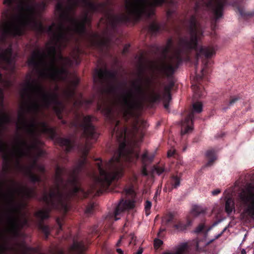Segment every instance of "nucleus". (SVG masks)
Masks as SVG:
<instances>
[{"instance_id":"f704fd0d","label":"nucleus","mask_w":254,"mask_h":254,"mask_svg":"<svg viewBox=\"0 0 254 254\" xmlns=\"http://www.w3.org/2000/svg\"><path fill=\"white\" fill-rule=\"evenodd\" d=\"M221 190L220 189H216L212 191V194L213 195H216L220 192Z\"/></svg>"},{"instance_id":"ddd939ff","label":"nucleus","mask_w":254,"mask_h":254,"mask_svg":"<svg viewBox=\"0 0 254 254\" xmlns=\"http://www.w3.org/2000/svg\"><path fill=\"white\" fill-rule=\"evenodd\" d=\"M85 249L86 247L82 242L74 241L69 250V254H78L82 253Z\"/></svg>"},{"instance_id":"72a5a7b5","label":"nucleus","mask_w":254,"mask_h":254,"mask_svg":"<svg viewBox=\"0 0 254 254\" xmlns=\"http://www.w3.org/2000/svg\"><path fill=\"white\" fill-rule=\"evenodd\" d=\"M147 165H143V167H142V169L141 170V173L144 176H147V171H146V166Z\"/></svg>"},{"instance_id":"b1692460","label":"nucleus","mask_w":254,"mask_h":254,"mask_svg":"<svg viewBox=\"0 0 254 254\" xmlns=\"http://www.w3.org/2000/svg\"><path fill=\"white\" fill-rule=\"evenodd\" d=\"M159 25L156 22H152L149 27V30L152 32H156L159 30Z\"/></svg>"},{"instance_id":"473e14b6","label":"nucleus","mask_w":254,"mask_h":254,"mask_svg":"<svg viewBox=\"0 0 254 254\" xmlns=\"http://www.w3.org/2000/svg\"><path fill=\"white\" fill-rule=\"evenodd\" d=\"M175 152V150L174 148H172L169 149L167 152V156L168 157H171L173 156V155L174 154Z\"/></svg>"},{"instance_id":"a211bd4d","label":"nucleus","mask_w":254,"mask_h":254,"mask_svg":"<svg viewBox=\"0 0 254 254\" xmlns=\"http://www.w3.org/2000/svg\"><path fill=\"white\" fill-rule=\"evenodd\" d=\"M235 209L234 200L231 198H227L225 202V210L228 214H230Z\"/></svg>"},{"instance_id":"aec40b11","label":"nucleus","mask_w":254,"mask_h":254,"mask_svg":"<svg viewBox=\"0 0 254 254\" xmlns=\"http://www.w3.org/2000/svg\"><path fill=\"white\" fill-rule=\"evenodd\" d=\"M206 155L209 159V160L207 163L206 164V166H210L212 164L214 161L216 159V156L215 155L214 151L213 150H208L206 153Z\"/></svg>"},{"instance_id":"3c124183","label":"nucleus","mask_w":254,"mask_h":254,"mask_svg":"<svg viewBox=\"0 0 254 254\" xmlns=\"http://www.w3.org/2000/svg\"><path fill=\"white\" fill-rule=\"evenodd\" d=\"M91 102H92V101H88V104H90V103H91Z\"/></svg>"},{"instance_id":"4468645a","label":"nucleus","mask_w":254,"mask_h":254,"mask_svg":"<svg viewBox=\"0 0 254 254\" xmlns=\"http://www.w3.org/2000/svg\"><path fill=\"white\" fill-rule=\"evenodd\" d=\"M242 0H235L233 3V5L236 7L240 15L243 17H247L254 15V13L247 12L245 11V8L242 5Z\"/></svg>"},{"instance_id":"ea45409f","label":"nucleus","mask_w":254,"mask_h":254,"mask_svg":"<svg viewBox=\"0 0 254 254\" xmlns=\"http://www.w3.org/2000/svg\"><path fill=\"white\" fill-rule=\"evenodd\" d=\"M53 254H64V252H63V251L62 250H58L57 251L56 253H54Z\"/></svg>"},{"instance_id":"f03ea898","label":"nucleus","mask_w":254,"mask_h":254,"mask_svg":"<svg viewBox=\"0 0 254 254\" xmlns=\"http://www.w3.org/2000/svg\"><path fill=\"white\" fill-rule=\"evenodd\" d=\"M188 27L189 38H181L175 43L169 39L163 51L164 59L150 63L149 68L153 73L167 76L172 75L182 62L181 53L196 47L198 42L203 36V31L195 16H191Z\"/></svg>"},{"instance_id":"cd10ccee","label":"nucleus","mask_w":254,"mask_h":254,"mask_svg":"<svg viewBox=\"0 0 254 254\" xmlns=\"http://www.w3.org/2000/svg\"><path fill=\"white\" fill-rule=\"evenodd\" d=\"M226 230V228L224 229V230L219 234H218V235H217L216 236H215V238L211 240H210L209 241L205 243L204 244V246H208V245H209L210 243H211L212 242H213L215 240L219 238L223 234V233L224 232V231H225Z\"/></svg>"},{"instance_id":"a19ab883","label":"nucleus","mask_w":254,"mask_h":254,"mask_svg":"<svg viewBox=\"0 0 254 254\" xmlns=\"http://www.w3.org/2000/svg\"><path fill=\"white\" fill-rule=\"evenodd\" d=\"M142 252H143V250L142 248H139L137 253H136V254H142Z\"/></svg>"},{"instance_id":"dca6fc26","label":"nucleus","mask_w":254,"mask_h":254,"mask_svg":"<svg viewBox=\"0 0 254 254\" xmlns=\"http://www.w3.org/2000/svg\"><path fill=\"white\" fill-rule=\"evenodd\" d=\"M187 245L183 244L179 246L175 251L166 252L162 254H186Z\"/></svg>"},{"instance_id":"5701e85b","label":"nucleus","mask_w":254,"mask_h":254,"mask_svg":"<svg viewBox=\"0 0 254 254\" xmlns=\"http://www.w3.org/2000/svg\"><path fill=\"white\" fill-rule=\"evenodd\" d=\"M39 228L45 234L46 237H47L50 233L49 227L40 223L39 224Z\"/></svg>"},{"instance_id":"423d86ee","label":"nucleus","mask_w":254,"mask_h":254,"mask_svg":"<svg viewBox=\"0 0 254 254\" xmlns=\"http://www.w3.org/2000/svg\"><path fill=\"white\" fill-rule=\"evenodd\" d=\"M226 0H201L196 3L194 7L197 11L201 7L211 11L216 21L222 16V11Z\"/></svg>"},{"instance_id":"6e6552de","label":"nucleus","mask_w":254,"mask_h":254,"mask_svg":"<svg viewBox=\"0 0 254 254\" xmlns=\"http://www.w3.org/2000/svg\"><path fill=\"white\" fill-rule=\"evenodd\" d=\"M91 116L83 117L74 123L76 127L79 126L83 130L84 135L88 139H95L96 134L94 127L92 126Z\"/></svg>"},{"instance_id":"4c0bfd02","label":"nucleus","mask_w":254,"mask_h":254,"mask_svg":"<svg viewBox=\"0 0 254 254\" xmlns=\"http://www.w3.org/2000/svg\"><path fill=\"white\" fill-rule=\"evenodd\" d=\"M129 47V45H126L124 47V49H123V53L124 54H125L126 53H127V51H128V49Z\"/></svg>"},{"instance_id":"20e7f679","label":"nucleus","mask_w":254,"mask_h":254,"mask_svg":"<svg viewBox=\"0 0 254 254\" xmlns=\"http://www.w3.org/2000/svg\"><path fill=\"white\" fill-rule=\"evenodd\" d=\"M238 200L242 210V219L247 222L254 220V181L240 190Z\"/></svg>"},{"instance_id":"09e8293b","label":"nucleus","mask_w":254,"mask_h":254,"mask_svg":"<svg viewBox=\"0 0 254 254\" xmlns=\"http://www.w3.org/2000/svg\"><path fill=\"white\" fill-rule=\"evenodd\" d=\"M130 237H131V239H133V237H134V235H133V234H131V235H130Z\"/></svg>"},{"instance_id":"bb28decb","label":"nucleus","mask_w":254,"mask_h":254,"mask_svg":"<svg viewBox=\"0 0 254 254\" xmlns=\"http://www.w3.org/2000/svg\"><path fill=\"white\" fill-rule=\"evenodd\" d=\"M180 185V180L177 177H174L172 180V186L174 188H176Z\"/></svg>"},{"instance_id":"de8ad7c7","label":"nucleus","mask_w":254,"mask_h":254,"mask_svg":"<svg viewBox=\"0 0 254 254\" xmlns=\"http://www.w3.org/2000/svg\"><path fill=\"white\" fill-rule=\"evenodd\" d=\"M242 254H246V252L244 249H243L241 251Z\"/></svg>"},{"instance_id":"8fccbe9b","label":"nucleus","mask_w":254,"mask_h":254,"mask_svg":"<svg viewBox=\"0 0 254 254\" xmlns=\"http://www.w3.org/2000/svg\"><path fill=\"white\" fill-rule=\"evenodd\" d=\"M164 231H165V229H160V232H163Z\"/></svg>"},{"instance_id":"6ab92c4d","label":"nucleus","mask_w":254,"mask_h":254,"mask_svg":"<svg viewBox=\"0 0 254 254\" xmlns=\"http://www.w3.org/2000/svg\"><path fill=\"white\" fill-rule=\"evenodd\" d=\"M154 155L153 154L149 155L147 151H145L141 157V160L143 165H147L150 163L153 160Z\"/></svg>"},{"instance_id":"a18cd8bd","label":"nucleus","mask_w":254,"mask_h":254,"mask_svg":"<svg viewBox=\"0 0 254 254\" xmlns=\"http://www.w3.org/2000/svg\"><path fill=\"white\" fill-rule=\"evenodd\" d=\"M126 191L127 193H130L131 192V191H132V189H129L128 190H126Z\"/></svg>"},{"instance_id":"a878e982","label":"nucleus","mask_w":254,"mask_h":254,"mask_svg":"<svg viewBox=\"0 0 254 254\" xmlns=\"http://www.w3.org/2000/svg\"><path fill=\"white\" fill-rule=\"evenodd\" d=\"M191 87H192V89L193 90L194 94L196 95H197L199 97L201 96V94L199 93L200 89H201L200 87L199 86H198L197 85L194 84L191 86Z\"/></svg>"},{"instance_id":"603ef678","label":"nucleus","mask_w":254,"mask_h":254,"mask_svg":"<svg viewBox=\"0 0 254 254\" xmlns=\"http://www.w3.org/2000/svg\"><path fill=\"white\" fill-rule=\"evenodd\" d=\"M62 123H63V124H64L65 123V122H64V121H62Z\"/></svg>"},{"instance_id":"0eeeda50","label":"nucleus","mask_w":254,"mask_h":254,"mask_svg":"<svg viewBox=\"0 0 254 254\" xmlns=\"http://www.w3.org/2000/svg\"><path fill=\"white\" fill-rule=\"evenodd\" d=\"M193 110L190 112L185 118V120L182 122L181 134L184 135L190 132L193 129L192 119L194 116V112L199 113L202 111V105L200 102L194 103L192 105Z\"/></svg>"},{"instance_id":"412c9836","label":"nucleus","mask_w":254,"mask_h":254,"mask_svg":"<svg viewBox=\"0 0 254 254\" xmlns=\"http://www.w3.org/2000/svg\"><path fill=\"white\" fill-rule=\"evenodd\" d=\"M174 215L172 213H169L164 216L162 219V223L165 225H168L173 222Z\"/></svg>"},{"instance_id":"9b49d317","label":"nucleus","mask_w":254,"mask_h":254,"mask_svg":"<svg viewBox=\"0 0 254 254\" xmlns=\"http://www.w3.org/2000/svg\"><path fill=\"white\" fill-rule=\"evenodd\" d=\"M215 54V51L214 49L212 47H200L199 48L198 52L196 54V60L197 62L195 64L196 66L198 65V60L199 57L201 55L204 56L205 57L207 58H209L212 57L213 55Z\"/></svg>"},{"instance_id":"f3484780","label":"nucleus","mask_w":254,"mask_h":254,"mask_svg":"<svg viewBox=\"0 0 254 254\" xmlns=\"http://www.w3.org/2000/svg\"><path fill=\"white\" fill-rule=\"evenodd\" d=\"M59 144L61 146H65L66 147V151H69L72 146V144L71 140L68 138H60L58 140Z\"/></svg>"},{"instance_id":"58836bf2","label":"nucleus","mask_w":254,"mask_h":254,"mask_svg":"<svg viewBox=\"0 0 254 254\" xmlns=\"http://www.w3.org/2000/svg\"><path fill=\"white\" fill-rule=\"evenodd\" d=\"M175 11L174 10L169 9L167 11V14L168 17H169L171 16V14L174 12Z\"/></svg>"},{"instance_id":"9d476101","label":"nucleus","mask_w":254,"mask_h":254,"mask_svg":"<svg viewBox=\"0 0 254 254\" xmlns=\"http://www.w3.org/2000/svg\"><path fill=\"white\" fill-rule=\"evenodd\" d=\"M90 40L92 45L98 48L107 47L109 44L108 38L97 34H93Z\"/></svg>"},{"instance_id":"e433bc0d","label":"nucleus","mask_w":254,"mask_h":254,"mask_svg":"<svg viewBox=\"0 0 254 254\" xmlns=\"http://www.w3.org/2000/svg\"><path fill=\"white\" fill-rule=\"evenodd\" d=\"M238 100V98H234L232 99H231L230 102H229V105H233V104H234L236 101H237Z\"/></svg>"},{"instance_id":"2eb2a0df","label":"nucleus","mask_w":254,"mask_h":254,"mask_svg":"<svg viewBox=\"0 0 254 254\" xmlns=\"http://www.w3.org/2000/svg\"><path fill=\"white\" fill-rule=\"evenodd\" d=\"M206 212V209L200 206L194 205L192 206L190 210V214L194 216L197 217L201 214H203Z\"/></svg>"},{"instance_id":"c03bdc74","label":"nucleus","mask_w":254,"mask_h":254,"mask_svg":"<svg viewBox=\"0 0 254 254\" xmlns=\"http://www.w3.org/2000/svg\"><path fill=\"white\" fill-rule=\"evenodd\" d=\"M124 237L123 236H122L121 237L120 239H119V240L118 241L117 243V246H119V244H120L122 240L123 239Z\"/></svg>"},{"instance_id":"37998d69","label":"nucleus","mask_w":254,"mask_h":254,"mask_svg":"<svg viewBox=\"0 0 254 254\" xmlns=\"http://www.w3.org/2000/svg\"><path fill=\"white\" fill-rule=\"evenodd\" d=\"M57 221V223H58V225H59L60 228H61V227H62V224H61V222H60V219H58Z\"/></svg>"},{"instance_id":"7ed1b4c3","label":"nucleus","mask_w":254,"mask_h":254,"mask_svg":"<svg viewBox=\"0 0 254 254\" xmlns=\"http://www.w3.org/2000/svg\"><path fill=\"white\" fill-rule=\"evenodd\" d=\"M164 2L172 4L173 0H126L125 14H114L112 11L106 13L107 24L114 27L118 23L138 20L142 16H150L154 14V8Z\"/></svg>"},{"instance_id":"49530a36","label":"nucleus","mask_w":254,"mask_h":254,"mask_svg":"<svg viewBox=\"0 0 254 254\" xmlns=\"http://www.w3.org/2000/svg\"><path fill=\"white\" fill-rule=\"evenodd\" d=\"M196 247L197 250H199L200 249L199 246V242H197V243H196Z\"/></svg>"},{"instance_id":"4be33fe9","label":"nucleus","mask_w":254,"mask_h":254,"mask_svg":"<svg viewBox=\"0 0 254 254\" xmlns=\"http://www.w3.org/2000/svg\"><path fill=\"white\" fill-rule=\"evenodd\" d=\"M173 227L177 231H183L187 229V225L181 222H179L177 224L174 225Z\"/></svg>"},{"instance_id":"f8f14e48","label":"nucleus","mask_w":254,"mask_h":254,"mask_svg":"<svg viewBox=\"0 0 254 254\" xmlns=\"http://www.w3.org/2000/svg\"><path fill=\"white\" fill-rule=\"evenodd\" d=\"M78 79L74 78L70 83L69 85L64 91L63 95L66 99H69L73 97L74 95V87L78 84Z\"/></svg>"},{"instance_id":"39448f33","label":"nucleus","mask_w":254,"mask_h":254,"mask_svg":"<svg viewBox=\"0 0 254 254\" xmlns=\"http://www.w3.org/2000/svg\"><path fill=\"white\" fill-rule=\"evenodd\" d=\"M93 78L101 94H112L116 92L117 79L114 72L100 69L96 70Z\"/></svg>"},{"instance_id":"393cba45","label":"nucleus","mask_w":254,"mask_h":254,"mask_svg":"<svg viewBox=\"0 0 254 254\" xmlns=\"http://www.w3.org/2000/svg\"><path fill=\"white\" fill-rule=\"evenodd\" d=\"M152 206L151 202L149 200H146L145 204V212L146 216H148L150 213V208Z\"/></svg>"},{"instance_id":"c9c22d12","label":"nucleus","mask_w":254,"mask_h":254,"mask_svg":"<svg viewBox=\"0 0 254 254\" xmlns=\"http://www.w3.org/2000/svg\"><path fill=\"white\" fill-rule=\"evenodd\" d=\"M207 63V61H203V66L201 70L202 74H204V71L205 70V66H206Z\"/></svg>"},{"instance_id":"7c9ffc66","label":"nucleus","mask_w":254,"mask_h":254,"mask_svg":"<svg viewBox=\"0 0 254 254\" xmlns=\"http://www.w3.org/2000/svg\"><path fill=\"white\" fill-rule=\"evenodd\" d=\"M94 207L93 204H90L86 208L85 210V213L88 214H90L92 212V209Z\"/></svg>"},{"instance_id":"c756f323","label":"nucleus","mask_w":254,"mask_h":254,"mask_svg":"<svg viewBox=\"0 0 254 254\" xmlns=\"http://www.w3.org/2000/svg\"><path fill=\"white\" fill-rule=\"evenodd\" d=\"M204 225L203 224H199L194 231L195 233H199L201 232L204 229Z\"/></svg>"},{"instance_id":"f257e3e1","label":"nucleus","mask_w":254,"mask_h":254,"mask_svg":"<svg viewBox=\"0 0 254 254\" xmlns=\"http://www.w3.org/2000/svg\"><path fill=\"white\" fill-rule=\"evenodd\" d=\"M33 188L12 179L0 180V254H36L24 242H13L20 230L28 226V213L20 198L35 197Z\"/></svg>"},{"instance_id":"79ce46f5","label":"nucleus","mask_w":254,"mask_h":254,"mask_svg":"<svg viewBox=\"0 0 254 254\" xmlns=\"http://www.w3.org/2000/svg\"><path fill=\"white\" fill-rule=\"evenodd\" d=\"M117 252L119 254H124L123 251L121 249H117Z\"/></svg>"},{"instance_id":"1a4fd4ad","label":"nucleus","mask_w":254,"mask_h":254,"mask_svg":"<svg viewBox=\"0 0 254 254\" xmlns=\"http://www.w3.org/2000/svg\"><path fill=\"white\" fill-rule=\"evenodd\" d=\"M134 206V201L131 200H122L119 203L115 211V220L120 219L119 216L121 215L125 211L132 209Z\"/></svg>"},{"instance_id":"c85d7f7f","label":"nucleus","mask_w":254,"mask_h":254,"mask_svg":"<svg viewBox=\"0 0 254 254\" xmlns=\"http://www.w3.org/2000/svg\"><path fill=\"white\" fill-rule=\"evenodd\" d=\"M163 244V241L160 239H156L154 241V246L155 248H158Z\"/></svg>"},{"instance_id":"2f4dec72","label":"nucleus","mask_w":254,"mask_h":254,"mask_svg":"<svg viewBox=\"0 0 254 254\" xmlns=\"http://www.w3.org/2000/svg\"><path fill=\"white\" fill-rule=\"evenodd\" d=\"M154 171L159 175H161L163 172L165 171V170L163 168H160V167H158L154 168Z\"/></svg>"}]
</instances>
